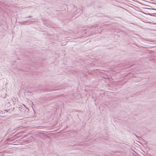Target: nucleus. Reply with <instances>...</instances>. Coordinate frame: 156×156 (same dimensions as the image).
Returning a JSON list of instances; mask_svg holds the SVG:
<instances>
[{"label": "nucleus", "mask_w": 156, "mask_h": 156, "mask_svg": "<svg viewBox=\"0 0 156 156\" xmlns=\"http://www.w3.org/2000/svg\"><path fill=\"white\" fill-rule=\"evenodd\" d=\"M33 21L27 20V21H24L23 22V24H30L32 23Z\"/></svg>", "instance_id": "nucleus-1"}, {"label": "nucleus", "mask_w": 156, "mask_h": 156, "mask_svg": "<svg viewBox=\"0 0 156 156\" xmlns=\"http://www.w3.org/2000/svg\"><path fill=\"white\" fill-rule=\"evenodd\" d=\"M10 140V141H12V140Z\"/></svg>", "instance_id": "nucleus-6"}, {"label": "nucleus", "mask_w": 156, "mask_h": 156, "mask_svg": "<svg viewBox=\"0 0 156 156\" xmlns=\"http://www.w3.org/2000/svg\"><path fill=\"white\" fill-rule=\"evenodd\" d=\"M148 14L150 16H152V15H151V13H149Z\"/></svg>", "instance_id": "nucleus-5"}, {"label": "nucleus", "mask_w": 156, "mask_h": 156, "mask_svg": "<svg viewBox=\"0 0 156 156\" xmlns=\"http://www.w3.org/2000/svg\"><path fill=\"white\" fill-rule=\"evenodd\" d=\"M0 156H1V155H0Z\"/></svg>", "instance_id": "nucleus-10"}, {"label": "nucleus", "mask_w": 156, "mask_h": 156, "mask_svg": "<svg viewBox=\"0 0 156 156\" xmlns=\"http://www.w3.org/2000/svg\"><path fill=\"white\" fill-rule=\"evenodd\" d=\"M4 156V154L3 153L2 155H1V156Z\"/></svg>", "instance_id": "nucleus-4"}, {"label": "nucleus", "mask_w": 156, "mask_h": 156, "mask_svg": "<svg viewBox=\"0 0 156 156\" xmlns=\"http://www.w3.org/2000/svg\"><path fill=\"white\" fill-rule=\"evenodd\" d=\"M32 17V16H29L28 17H25V18H30Z\"/></svg>", "instance_id": "nucleus-3"}, {"label": "nucleus", "mask_w": 156, "mask_h": 156, "mask_svg": "<svg viewBox=\"0 0 156 156\" xmlns=\"http://www.w3.org/2000/svg\"><path fill=\"white\" fill-rule=\"evenodd\" d=\"M144 40H145V41H147L146 39H144Z\"/></svg>", "instance_id": "nucleus-9"}, {"label": "nucleus", "mask_w": 156, "mask_h": 156, "mask_svg": "<svg viewBox=\"0 0 156 156\" xmlns=\"http://www.w3.org/2000/svg\"><path fill=\"white\" fill-rule=\"evenodd\" d=\"M32 20H35V19H32Z\"/></svg>", "instance_id": "nucleus-8"}, {"label": "nucleus", "mask_w": 156, "mask_h": 156, "mask_svg": "<svg viewBox=\"0 0 156 156\" xmlns=\"http://www.w3.org/2000/svg\"><path fill=\"white\" fill-rule=\"evenodd\" d=\"M43 91H45V92H48V91H50V90H48V89H43Z\"/></svg>", "instance_id": "nucleus-2"}, {"label": "nucleus", "mask_w": 156, "mask_h": 156, "mask_svg": "<svg viewBox=\"0 0 156 156\" xmlns=\"http://www.w3.org/2000/svg\"><path fill=\"white\" fill-rule=\"evenodd\" d=\"M153 9V10H156V9Z\"/></svg>", "instance_id": "nucleus-7"}]
</instances>
